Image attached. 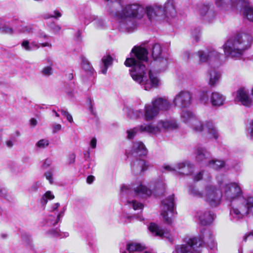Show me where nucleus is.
Segmentation results:
<instances>
[{
  "mask_svg": "<svg viewBox=\"0 0 253 253\" xmlns=\"http://www.w3.org/2000/svg\"><path fill=\"white\" fill-rule=\"evenodd\" d=\"M106 0L108 12L119 20L122 29L128 32H132L136 28V18H140L145 13H147V8L145 9L137 3L123 5L122 0Z\"/></svg>",
  "mask_w": 253,
  "mask_h": 253,
  "instance_id": "obj_3",
  "label": "nucleus"
},
{
  "mask_svg": "<svg viewBox=\"0 0 253 253\" xmlns=\"http://www.w3.org/2000/svg\"><path fill=\"white\" fill-rule=\"evenodd\" d=\"M165 188V187L164 183L160 181L157 183L155 191L156 192L158 193V194H161L163 193Z\"/></svg>",
  "mask_w": 253,
  "mask_h": 253,
  "instance_id": "obj_48",
  "label": "nucleus"
},
{
  "mask_svg": "<svg viewBox=\"0 0 253 253\" xmlns=\"http://www.w3.org/2000/svg\"><path fill=\"white\" fill-rule=\"evenodd\" d=\"M149 166V162L143 159H137L134 161L132 169L135 174H139L147 169Z\"/></svg>",
  "mask_w": 253,
  "mask_h": 253,
  "instance_id": "obj_23",
  "label": "nucleus"
},
{
  "mask_svg": "<svg viewBox=\"0 0 253 253\" xmlns=\"http://www.w3.org/2000/svg\"><path fill=\"white\" fill-rule=\"evenodd\" d=\"M121 194L123 196H131V195H135L139 197H144L145 196H150L152 194L151 189L148 188L145 186L140 184L138 186H132V189L130 186L127 185L122 186L121 190Z\"/></svg>",
  "mask_w": 253,
  "mask_h": 253,
  "instance_id": "obj_11",
  "label": "nucleus"
},
{
  "mask_svg": "<svg viewBox=\"0 0 253 253\" xmlns=\"http://www.w3.org/2000/svg\"><path fill=\"white\" fill-rule=\"evenodd\" d=\"M220 188L223 199L229 204L230 215L233 219L238 221L253 213V197L245 196L239 183L220 185Z\"/></svg>",
  "mask_w": 253,
  "mask_h": 253,
  "instance_id": "obj_2",
  "label": "nucleus"
},
{
  "mask_svg": "<svg viewBox=\"0 0 253 253\" xmlns=\"http://www.w3.org/2000/svg\"><path fill=\"white\" fill-rule=\"evenodd\" d=\"M91 18H93V24L95 28L99 29H103L106 27V23L100 17L98 16H90Z\"/></svg>",
  "mask_w": 253,
  "mask_h": 253,
  "instance_id": "obj_36",
  "label": "nucleus"
},
{
  "mask_svg": "<svg viewBox=\"0 0 253 253\" xmlns=\"http://www.w3.org/2000/svg\"><path fill=\"white\" fill-rule=\"evenodd\" d=\"M201 29L197 28L194 29L192 32V35L195 42H198L200 39Z\"/></svg>",
  "mask_w": 253,
  "mask_h": 253,
  "instance_id": "obj_47",
  "label": "nucleus"
},
{
  "mask_svg": "<svg viewBox=\"0 0 253 253\" xmlns=\"http://www.w3.org/2000/svg\"><path fill=\"white\" fill-rule=\"evenodd\" d=\"M198 12L202 19L208 23L213 22L216 15L214 7L209 3L201 5L199 8Z\"/></svg>",
  "mask_w": 253,
  "mask_h": 253,
  "instance_id": "obj_12",
  "label": "nucleus"
},
{
  "mask_svg": "<svg viewBox=\"0 0 253 253\" xmlns=\"http://www.w3.org/2000/svg\"><path fill=\"white\" fill-rule=\"evenodd\" d=\"M64 215V212L61 211L58 214L57 217L56 218L55 221L53 223H51L53 225H56V224L61 221V218L63 217Z\"/></svg>",
  "mask_w": 253,
  "mask_h": 253,
  "instance_id": "obj_55",
  "label": "nucleus"
},
{
  "mask_svg": "<svg viewBox=\"0 0 253 253\" xmlns=\"http://www.w3.org/2000/svg\"><path fill=\"white\" fill-rule=\"evenodd\" d=\"M159 113L157 108L152 104L145 105L144 116L146 121H152L158 115Z\"/></svg>",
  "mask_w": 253,
  "mask_h": 253,
  "instance_id": "obj_24",
  "label": "nucleus"
},
{
  "mask_svg": "<svg viewBox=\"0 0 253 253\" xmlns=\"http://www.w3.org/2000/svg\"><path fill=\"white\" fill-rule=\"evenodd\" d=\"M51 127L53 133H56L58 131L60 130L62 128V126L60 124L56 123L53 124L51 125Z\"/></svg>",
  "mask_w": 253,
  "mask_h": 253,
  "instance_id": "obj_53",
  "label": "nucleus"
},
{
  "mask_svg": "<svg viewBox=\"0 0 253 253\" xmlns=\"http://www.w3.org/2000/svg\"><path fill=\"white\" fill-rule=\"evenodd\" d=\"M41 73L43 76H49L52 74V68L49 66L45 67L42 69Z\"/></svg>",
  "mask_w": 253,
  "mask_h": 253,
  "instance_id": "obj_50",
  "label": "nucleus"
},
{
  "mask_svg": "<svg viewBox=\"0 0 253 253\" xmlns=\"http://www.w3.org/2000/svg\"><path fill=\"white\" fill-rule=\"evenodd\" d=\"M192 94L189 91H181L174 97L173 104L178 107H188L192 103Z\"/></svg>",
  "mask_w": 253,
  "mask_h": 253,
  "instance_id": "obj_13",
  "label": "nucleus"
},
{
  "mask_svg": "<svg viewBox=\"0 0 253 253\" xmlns=\"http://www.w3.org/2000/svg\"><path fill=\"white\" fill-rule=\"evenodd\" d=\"M151 51L153 62L152 63L158 71L165 70L169 64L168 57L163 51L162 45L157 42L150 44L148 46Z\"/></svg>",
  "mask_w": 253,
  "mask_h": 253,
  "instance_id": "obj_7",
  "label": "nucleus"
},
{
  "mask_svg": "<svg viewBox=\"0 0 253 253\" xmlns=\"http://www.w3.org/2000/svg\"><path fill=\"white\" fill-rule=\"evenodd\" d=\"M143 115V112L141 110H134L133 109H128L126 113V116L128 118L131 119L139 118Z\"/></svg>",
  "mask_w": 253,
  "mask_h": 253,
  "instance_id": "obj_37",
  "label": "nucleus"
},
{
  "mask_svg": "<svg viewBox=\"0 0 253 253\" xmlns=\"http://www.w3.org/2000/svg\"><path fill=\"white\" fill-rule=\"evenodd\" d=\"M201 237L190 238L184 245L176 246L173 253H201L202 248L206 243L211 249L216 246L214 236L209 230H202Z\"/></svg>",
  "mask_w": 253,
  "mask_h": 253,
  "instance_id": "obj_5",
  "label": "nucleus"
},
{
  "mask_svg": "<svg viewBox=\"0 0 253 253\" xmlns=\"http://www.w3.org/2000/svg\"><path fill=\"white\" fill-rule=\"evenodd\" d=\"M51 163L52 162L50 159H46L42 165V168L43 169H47L51 165Z\"/></svg>",
  "mask_w": 253,
  "mask_h": 253,
  "instance_id": "obj_58",
  "label": "nucleus"
},
{
  "mask_svg": "<svg viewBox=\"0 0 253 253\" xmlns=\"http://www.w3.org/2000/svg\"><path fill=\"white\" fill-rule=\"evenodd\" d=\"M53 169H51L45 172L44 173V175L46 179L48 180L50 184H52L53 183Z\"/></svg>",
  "mask_w": 253,
  "mask_h": 253,
  "instance_id": "obj_49",
  "label": "nucleus"
},
{
  "mask_svg": "<svg viewBox=\"0 0 253 253\" xmlns=\"http://www.w3.org/2000/svg\"><path fill=\"white\" fill-rule=\"evenodd\" d=\"M152 104L158 110L159 112L161 111H167L170 107V102L165 97H158L152 101Z\"/></svg>",
  "mask_w": 253,
  "mask_h": 253,
  "instance_id": "obj_22",
  "label": "nucleus"
},
{
  "mask_svg": "<svg viewBox=\"0 0 253 253\" xmlns=\"http://www.w3.org/2000/svg\"><path fill=\"white\" fill-rule=\"evenodd\" d=\"M148 51L144 45L135 46L131 49L130 57L127 58L125 64L131 67L130 74L133 80L141 84L146 90L157 87L160 80L151 70L148 69L150 62Z\"/></svg>",
  "mask_w": 253,
  "mask_h": 253,
  "instance_id": "obj_1",
  "label": "nucleus"
},
{
  "mask_svg": "<svg viewBox=\"0 0 253 253\" xmlns=\"http://www.w3.org/2000/svg\"><path fill=\"white\" fill-rule=\"evenodd\" d=\"M236 99L245 106L250 107L253 105L252 99L250 97L249 92L245 88H241L237 91Z\"/></svg>",
  "mask_w": 253,
  "mask_h": 253,
  "instance_id": "obj_18",
  "label": "nucleus"
},
{
  "mask_svg": "<svg viewBox=\"0 0 253 253\" xmlns=\"http://www.w3.org/2000/svg\"><path fill=\"white\" fill-rule=\"evenodd\" d=\"M76 159V155L74 153H72L69 157V163L73 164L75 162Z\"/></svg>",
  "mask_w": 253,
  "mask_h": 253,
  "instance_id": "obj_62",
  "label": "nucleus"
},
{
  "mask_svg": "<svg viewBox=\"0 0 253 253\" xmlns=\"http://www.w3.org/2000/svg\"><path fill=\"white\" fill-rule=\"evenodd\" d=\"M200 101L201 103L207 104L210 101L209 92L207 91H201L199 94Z\"/></svg>",
  "mask_w": 253,
  "mask_h": 253,
  "instance_id": "obj_43",
  "label": "nucleus"
},
{
  "mask_svg": "<svg viewBox=\"0 0 253 253\" xmlns=\"http://www.w3.org/2000/svg\"><path fill=\"white\" fill-rule=\"evenodd\" d=\"M81 65L83 69L87 74L89 76L93 75L94 73V69L92 67L90 62L84 57H82Z\"/></svg>",
  "mask_w": 253,
  "mask_h": 253,
  "instance_id": "obj_31",
  "label": "nucleus"
},
{
  "mask_svg": "<svg viewBox=\"0 0 253 253\" xmlns=\"http://www.w3.org/2000/svg\"><path fill=\"white\" fill-rule=\"evenodd\" d=\"M252 41L251 35L245 32L238 33L229 39L223 44L225 54L235 59L240 58L250 47Z\"/></svg>",
  "mask_w": 253,
  "mask_h": 253,
  "instance_id": "obj_4",
  "label": "nucleus"
},
{
  "mask_svg": "<svg viewBox=\"0 0 253 253\" xmlns=\"http://www.w3.org/2000/svg\"><path fill=\"white\" fill-rule=\"evenodd\" d=\"M191 53L188 51H185L183 53V58L185 60H189L191 58Z\"/></svg>",
  "mask_w": 253,
  "mask_h": 253,
  "instance_id": "obj_64",
  "label": "nucleus"
},
{
  "mask_svg": "<svg viewBox=\"0 0 253 253\" xmlns=\"http://www.w3.org/2000/svg\"><path fill=\"white\" fill-rule=\"evenodd\" d=\"M225 97L218 92H213L210 97V101L213 106L222 105L225 100Z\"/></svg>",
  "mask_w": 253,
  "mask_h": 253,
  "instance_id": "obj_27",
  "label": "nucleus"
},
{
  "mask_svg": "<svg viewBox=\"0 0 253 253\" xmlns=\"http://www.w3.org/2000/svg\"><path fill=\"white\" fill-rule=\"evenodd\" d=\"M127 205L130 208H132L134 210H142L143 209V205L137 201L135 200H127Z\"/></svg>",
  "mask_w": 253,
  "mask_h": 253,
  "instance_id": "obj_35",
  "label": "nucleus"
},
{
  "mask_svg": "<svg viewBox=\"0 0 253 253\" xmlns=\"http://www.w3.org/2000/svg\"><path fill=\"white\" fill-rule=\"evenodd\" d=\"M141 129L144 131V132L155 135H158L163 131L162 127L160 125V121H159L156 124L153 123L148 124H142Z\"/></svg>",
  "mask_w": 253,
  "mask_h": 253,
  "instance_id": "obj_20",
  "label": "nucleus"
},
{
  "mask_svg": "<svg viewBox=\"0 0 253 253\" xmlns=\"http://www.w3.org/2000/svg\"><path fill=\"white\" fill-rule=\"evenodd\" d=\"M160 125L163 131L173 130L178 127V124L174 119L170 118L165 120H161Z\"/></svg>",
  "mask_w": 253,
  "mask_h": 253,
  "instance_id": "obj_26",
  "label": "nucleus"
},
{
  "mask_svg": "<svg viewBox=\"0 0 253 253\" xmlns=\"http://www.w3.org/2000/svg\"><path fill=\"white\" fill-rule=\"evenodd\" d=\"M195 216L201 224L207 225L212 223L214 214L208 209H201L196 212Z\"/></svg>",
  "mask_w": 253,
  "mask_h": 253,
  "instance_id": "obj_14",
  "label": "nucleus"
},
{
  "mask_svg": "<svg viewBox=\"0 0 253 253\" xmlns=\"http://www.w3.org/2000/svg\"><path fill=\"white\" fill-rule=\"evenodd\" d=\"M169 13L174 16L176 14L173 0H169L163 7L162 5H155L147 7V15L150 20H160Z\"/></svg>",
  "mask_w": 253,
  "mask_h": 253,
  "instance_id": "obj_6",
  "label": "nucleus"
},
{
  "mask_svg": "<svg viewBox=\"0 0 253 253\" xmlns=\"http://www.w3.org/2000/svg\"><path fill=\"white\" fill-rule=\"evenodd\" d=\"M39 188V184L38 183H35L32 184L30 187V190L32 192H36Z\"/></svg>",
  "mask_w": 253,
  "mask_h": 253,
  "instance_id": "obj_60",
  "label": "nucleus"
},
{
  "mask_svg": "<svg viewBox=\"0 0 253 253\" xmlns=\"http://www.w3.org/2000/svg\"><path fill=\"white\" fill-rule=\"evenodd\" d=\"M205 129L209 137L217 139L219 137L218 130L212 121H207L205 123Z\"/></svg>",
  "mask_w": 253,
  "mask_h": 253,
  "instance_id": "obj_25",
  "label": "nucleus"
},
{
  "mask_svg": "<svg viewBox=\"0 0 253 253\" xmlns=\"http://www.w3.org/2000/svg\"><path fill=\"white\" fill-rule=\"evenodd\" d=\"M209 165L210 167L215 169H219L224 166V161L220 160H209Z\"/></svg>",
  "mask_w": 253,
  "mask_h": 253,
  "instance_id": "obj_38",
  "label": "nucleus"
},
{
  "mask_svg": "<svg viewBox=\"0 0 253 253\" xmlns=\"http://www.w3.org/2000/svg\"><path fill=\"white\" fill-rule=\"evenodd\" d=\"M249 133H250V136L253 139V120L250 123V126L248 129Z\"/></svg>",
  "mask_w": 253,
  "mask_h": 253,
  "instance_id": "obj_63",
  "label": "nucleus"
},
{
  "mask_svg": "<svg viewBox=\"0 0 253 253\" xmlns=\"http://www.w3.org/2000/svg\"><path fill=\"white\" fill-rule=\"evenodd\" d=\"M196 160L199 163H207L210 160L209 153L201 146H197L194 149Z\"/></svg>",
  "mask_w": 253,
  "mask_h": 253,
  "instance_id": "obj_17",
  "label": "nucleus"
},
{
  "mask_svg": "<svg viewBox=\"0 0 253 253\" xmlns=\"http://www.w3.org/2000/svg\"><path fill=\"white\" fill-rule=\"evenodd\" d=\"M61 13L57 10L53 12V14H48L45 16V18H57L61 16Z\"/></svg>",
  "mask_w": 253,
  "mask_h": 253,
  "instance_id": "obj_52",
  "label": "nucleus"
},
{
  "mask_svg": "<svg viewBox=\"0 0 253 253\" xmlns=\"http://www.w3.org/2000/svg\"><path fill=\"white\" fill-rule=\"evenodd\" d=\"M130 153L134 157L146 156L147 150L142 142L135 141L133 143Z\"/></svg>",
  "mask_w": 253,
  "mask_h": 253,
  "instance_id": "obj_19",
  "label": "nucleus"
},
{
  "mask_svg": "<svg viewBox=\"0 0 253 253\" xmlns=\"http://www.w3.org/2000/svg\"><path fill=\"white\" fill-rule=\"evenodd\" d=\"M242 0H215L216 6L223 10H237L241 7L240 6Z\"/></svg>",
  "mask_w": 253,
  "mask_h": 253,
  "instance_id": "obj_15",
  "label": "nucleus"
},
{
  "mask_svg": "<svg viewBox=\"0 0 253 253\" xmlns=\"http://www.w3.org/2000/svg\"><path fill=\"white\" fill-rule=\"evenodd\" d=\"M188 192L193 197L197 198L203 197L204 195V194L200 191L194 185H191L189 187Z\"/></svg>",
  "mask_w": 253,
  "mask_h": 253,
  "instance_id": "obj_39",
  "label": "nucleus"
},
{
  "mask_svg": "<svg viewBox=\"0 0 253 253\" xmlns=\"http://www.w3.org/2000/svg\"><path fill=\"white\" fill-rule=\"evenodd\" d=\"M49 140L46 139H42L38 141L36 145L37 147L40 148H44L49 145Z\"/></svg>",
  "mask_w": 253,
  "mask_h": 253,
  "instance_id": "obj_46",
  "label": "nucleus"
},
{
  "mask_svg": "<svg viewBox=\"0 0 253 253\" xmlns=\"http://www.w3.org/2000/svg\"><path fill=\"white\" fill-rule=\"evenodd\" d=\"M197 117L190 111L185 110L181 113V118L182 122L185 123H189V125L192 120Z\"/></svg>",
  "mask_w": 253,
  "mask_h": 253,
  "instance_id": "obj_33",
  "label": "nucleus"
},
{
  "mask_svg": "<svg viewBox=\"0 0 253 253\" xmlns=\"http://www.w3.org/2000/svg\"><path fill=\"white\" fill-rule=\"evenodd\" d=\"M203 176V171H201L196 174L194 177V180L195 181H198L200 180Z\"/></svg>",
  "mask_w": 253,
  "mask_h": 253,
  "instance_id": "obj_59",
  "label": "nucleus"
},
{
  "mask_svg": "<svg viewBox=\"0 0 253 253\" xmlns=\"http://www.w3.org/2000/svg\"><path fill=\"white\" fill-rule=\"evenodd\" d=\"M238 10L242 12L244 15L250 21L253 22V7H252L247 0H242Z\"/></svg>",
  "mask_w": 253,
  "mask_h": 253,
  "instance_id": "obj_21",
  "label": "nucleus"
},
{
  "mask_svg": "<svg viewBox=\"0 0 253 253\" xmlns=\"http://www.w3.org/2000/svg\"><path fill=\"white\" fill-rule=\"evenodd\" d=\"M21 46L26 51H32L30 42L28 40H24L21 43Z\"/></svg>",
  "mask_w": 253,
  "mask_h": 253,
  "instance_id": "obj_51",
  "label": "nucleus"
},
{
  "mask_svg": "<svg viewBox=\"0 0 253 253\" xmlns=\"http://www.w3.org/2000/svg\"><path fill=\"white\" fill-rule=\"evenodd\" d=\"M149 231L153 233L155 236H158L161 237H166L168 238L167 236L168 234L165 233L163 230L159 226L154 223H152L150 224L149 227Z\"/></svg>",
  "mask_w": 253,
  "mask_h": 253,
  "instance_id": "obj_30",
  "label": "nucleus"
},
{
  "mask_svg": "<svg viewBox=\"0 0 253 253\" xmlns=\"http://www.w3.org/2000/svg\"><path fill=\"white\" fill-rule=\"evenodd\" d=\"M30 45L31 47L32 48V51L35 49H37L40 47L39 44L35 42H30Z\"/></svg>",
  "mask_w": 253,
  "mask_h": 253,
  "instance_id": "obj_61",
  "label": "nucleus"
},
{
  "mask_svg": "<svg viewBox=\"0 0 253 253\" xmlns=\"http://www.w3.org/2000/svg\"><path fill=\"white\" fill-rule=\"evenodd\" d=\"M192 55L197 56L198 58L199 64H202L219 60L221 54L214 48L210 47L205 50H199L193 53Z\"/></svg>",
  "mask_w": 253,
  "mask_h": 253,
  "instance_id": "obj_10",
  "label": "nucleus"
},
{
  "mask_svg": "<svg viewBox=\"0 0 253 253\" xmlns=\"http://www.w3.org/2000/svg\"><path fill=\"white\" fill-rule=\"evenodd\" d=\"M194 171V166L189 161L178 163L176 164V172L180 175H191Z\"/></svg>",
  "mask_w": 253,
  "mask_h": 253,
  "instance_id": "obj_16",
  "label": "nucleus"
},
{
  "mask_svg": "<svg viewBox=\"0 0 253 253\" xmlns=\"http://www.w3.org/2000/svg\"><path fill=\"white\" fill-rule=\"evenodd\" d=\"M143 249V247L140 244L132 243L127 246V250L130 253H133L134 251H141Z\"/></svg>",
  "mask_w": 253,
  "mask_h": 253,
  "instance_id": "obj_41",
  "label": "nucleus"
},
{
  "mask_svg": "<svg viewBox=\"0 0 253 253\" xmlns=\"http://www.w3.org/2000/svg\"><path fill=\"white\" fill-rule=\"evenodd\" d=\"M209 84L211 86H214L218 82L220 78V74L215 69H210L208 71Z\"/></svg>",
  "mask_w": 253,
  "mask_h": 253,
  "instance_id": "obj_28",
  "label": "nucleus"
},
{
  "mask_svg": "<svg viewBox=\"0 0 253 253\" xmlns=\"http://www.w3.org/2000/svg\"><path fill=\"white\" fill-rule=\"evenodd\" d=\"M163 169L169 172H173V171H176V165H175V167H173L171 166L168 165H165L163 167Z\"/></svg>",
  "mask_w": 253,
  "mask_h": 253,
  "instance_id": "obj_54",
  "label": "nucleus"
},
{
  "mask_svg": "<svg viewBox=\"0 0 253 253\" xmlns=\"http://www.w3.org/2000/svg\"><path fill=\"white\" fill-rule=\"evenodd\" d=\"M54 198V196L50 191H46L44 194L43 195L41 199V203L43 205H45L47 203V200H52Z\"/></svg>",
  "mask_w": 253,
  "mask_h": 253,
  "instance_id": "obj_42",
  "label": "nucleus"
},
{
  "mask_svg": "<svg viewBox=\"0 0 253 253\" xmlns=\"http://www.w3.org/2000/svg\"><path fill=\"white\" fill-rule=\"evenodd\" d=\"M161 203V215L165 221L171 225L172 223L171 216L175 212L174 195L169 196L162 200Z\"/></svg>",
  "mask_w": 253,
  "mask_h": 253,
  "instance_id": "obj_9",
  "label": "nucleus"
},
{
  "mask_svg": "<svg viewBox=\"0 0 253 253\" xmlns=\"http://www.w3.org/2000/svg\"><path fill=\"white\" fill-rule=\"evenodd\" d=\"M142 126V125H141L127 130V138L128 139H132L138 133L144 132V131L141 129Z\"/></svg>",
  "mask_w": 253,
  "mask_h": 253,
  "instance_id": "obj_34",
  "label": "nucleus"
},
{
  "mask_svg": "<svg viewBox=\"0 0 253 253\" xmlns=\"http://www.w3.org/2000/svg\"><path fill=\"white\" fill-rule=\"evenodd\" d=\"M113 60V58L110 55H105L102 57V67L100 71L101 73L106 74L108 67L112 64Z\"/></svg>",
  "mask_w": 253,
  "mask_h": 253,
  "instance_id": "obj_29",
  "label": "nucleus"
},
{
  "mask_svg": "<svg viewBox=\"0 0 253 253\" xmlns=\"http://www.w3.org/2000/svg\"><path fill=\"white\" fill-rule=\"evenodd\" d=\"M90 16H95V15H86L84 17V24L88 25L90 22H94L93 18H91Z\"/></svg>",
  "mask_w": 253,
  "mask_h": 253,
  "instance_id": "obj_57",
  "label": "nucleus"
},
{
  "mask_svg": "<svg viewBox=\"0 0 253 253\" xmlns=\"http://www.w3.org/2000/svg\"><path fill=\"white\" fill-rule=\"evenodd\" d=\"M13 30L12 28L9 27L5 25L4 21L0 19V33L2 34H12Z\"/></svg>",
  "mask_w": 253,
  "mask_h": 253,
  "instance_id": "obj_40",
  "label": "nucleus"
},
{
  "mask_svg": "<svg viewBox=\"0 0 253 253\" xmlns=\"http://www.w3.org/2000/svg\"><path fill=\"white\" fill-rule=\"evenodd\" d=\"M136 217L137 219L140 221L144 220V218L141 215H137L136 216H131L129 215H127L126 214H124L123 215L124 221L125 222H129L131 221L132 219L134 217Z\"/></svg>",
  "mask_w": 253,
  "mask_h": 253,
  "instance_id": "obj_45",
  "label": "nucleus"
},
{
  "mask_svg": "<svg viewBox=\"0 0 253 253\" xmlns=\"http://www.w3.org/2000/svg\"><path fill=\"white\" fill-rule=\"evenodd\" d=\"M206 202L211 207H215L220 205L223 198V192L215 186L207 185L204 195Z\"/></svg>",
  "mask_w": 253,
  "mask_h": 253,
  "instance_id": "obj_8",
  "label": "nucleus"
},
{
  "mask_svg": "<svg viewBox=\"0 0 253 253\" xmlns=\"http://www.w3.org/2000/svg\"><path fill=\"white\" fill-rule=\"evenodd\" d=\"M60 230L58 228H54L46 232L47 236L52 238H60Z\"/></svg>",
  "mask_w": 253,
  "mask_h": 253,
  "instance_id": "obj_44",
  "label": "nucleus"
},
{
  "mask_svg": "<svg viewBox=\"0 0 253 253\" xmlns=\"http://www.w3.org/2000/svg\"><path fill=\"white\" fill-rule=\"evenodd\" d=\"M22 32L26 34H30L33 32V28L32 26H25L21 28Z\"/></svg>",
  "mask_w": 253,
  "mask_h": 253,
  "instance_id": "obj_56",
  "label": "nucleus"
},
{
  "mask_svg": "<svg viewBox=\"0 0 253 253\" xmlns=\"http://www.w3.org/2000/svg\"><path fill=\"white\" fill-rule=\"evenodd\" d=\"M190 126L192 129L195 132H201L205 129V124L197 118L192 120Z\"/></svg>",
  "mask_w": 253,
  "mask_h": 253,
  "instance_id": "obj_32",
  "label": "nucleus"
}]
</instances>
